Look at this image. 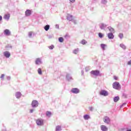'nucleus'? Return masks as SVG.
<instances>
[{
	"label": "nucleus",
	"mask_w": 131,
	"mask_h": 131,
	"mask_svg": "<svg viewBox=\"0 0 131 131\" xmlns=\"http://www.w3.org/2000/svg\"><path fill=\"white\" fill-rule=\"evenodd\" d=\"M36 123L39 126L43 125V120L42 119H38L36 120Z\"/></svg>",
	"instance_id": "nucleus-1"
},
{
	"label": "nucleus",
	"mask_w": 131,
	"mask_h": 131,
	"mask_svg": "<svg viewBox=\"0 0 131 131\" xmlns=\"http://www.w3.org/2000/svg\"><path fill=\"white\" fill-rule=\"evenodd\" d=\"M113 87L115 90H118L120 88V84H119L118 82H115L113 84Z\"/></svg>",
	"instance_id": "nucleus-2"
},
{
	"label": "nucleus",
	"mask_w": 131,
	"mask_h": 131,
	"mask_svg": "<svg viewBox=\"0 0 131 131\" xmlns=\"http://www.w3.org/2000/svg\"><path fill=\"white\" fill-rule=\"evenodd\" d=\"M91 73L93 75H95V76H98V75L100 74V71H99L98 70L92 71Z\"/></svg>",
	"instance_id": "nucleus-3"
},
{
	"label": "nucleus",
	"mask_w": 131,
	"mask_h": 131,
	"mask_svg": "<svg viewBox=\"0 0 131 131\" xmlns=\"http://www.w3.org/2000/svg\"><path fill=\"white\" fill-rule=\"evenodd\" d=\"M32 107H37L38 106V101L37 100H33L31 104Z\"/></svg>",
	"instance_id": "nucleus-4"
},
{
	"label": "nucleus",
	"mask_w": 131,
	"mask_h": 131,
	"mask_svg": "<svg viewBox=\"0 0 131 131\" xmlns=\"http://www.w3.org/2000/svg\"><path fill=\"white\" fill-rule=\"evenodd\" d=\"M100 95L106 97V96H108V92L105 90H101V92H100Z\"/></svg>",
	"instance_id": "nucleus-5"
},
{
	"label": "nucleus",
	"mask_w": 131,
	"mask_h": 131,
	"mask_svg": "<svg viewBox=\"0 0 131 131\" xmlns=\"http://www.w3.org/2000/svg\"><path fill=\"white\" fill-rule=\"evenodd\" d=\"M71 92L73 94H78L79 93V90L77 88H73L71 90Z\"/></svg>",
	"instance_id": "nucleus-6"
},
{
	"label": "nucleus",
	"mask_w": 131,
	"mask_h": 131,
	"mask_svg": "<svg viewBox=\"0 0 131 131\" xmlns=\"http://www.w3.org/2000/svg\"><path fill=\"white\" fill-rule=\"evenodd\" d=\"M103 121L105 123H109V122H110V118H109V117L107 116H105L103 118Z\"/></svg>",
	"instance_id": "nucleus-7"
},
{
	"label": "nucleus",
	"mask_w": 131,
	"mask_h": 131,
	"mask_svg": "<svg viewBox=\"0 0 131 131\" xmlns=\"http://www.w3.org/2000/svg\"><path fill=\"white\" fill-rule=\"evenodd\" d=\"M4 55L6 58H10L11 53H10L9 51H5L4 52Z\"/></svg>",
	"instance_id": "nucleus-8"
},
{
	"label": "nucleus",
	"mask_w": 131,
	"mask_h": 131,
	"mask_svg": "<svg viewBox=\"0 0 131 131\" xmlns=\"http://www.w3.org/2000/svg\"><path fill=\"white\" fill-rule=\"evenodd\" d=\"M108 38L110 39H113L114 38V35H113V33H110L107 34Z\"/></svg>",
	"instance_id": "nucleus-9"
},
{
	"label": "nucleus",
	"mask_w": 131,
	"mask_h": 131,
	"mask_svg": "<svg viewBox=\"0 0 131 131\" xmlns=\"http://www.w3.org/2000/svg\"><path fill=\"white\" fill-rule=\"evenodd\" d=\"M25 15L27 16H30V15H31V10H27L25 12Z\"/></svg>",
	"instance_id": "nucleus-10"
},
{
	"label": "nucleus",
	"mask_w": 131,
	"mask_h": 131,
	"mask_svg": "<svg viewBox=\"0 0 131 131\" xmlns=\"http://www.w3.org/2000/svg\"><path fill=\"white\" fill-rule=\"evenodd\" d=\"M4 33L5 34H6V35L7 36L11 35V32H10V30H9L8 29H6L4 31Z\"/></svg>",
	"instance_id": "nucleus-11"
},
{
	"label": "nucleus",
	"mask_w": 131,
	"mask_h": 131,
	"mask_svg": "<svg viewBox=\"0 0 131 131\" xmlns=\"http://www.w3.org/2000/svg\"><path fill=\"white\" fill-rule=\"evenodd\" d=\"M101 129L102 131H107L108 130V128L106 127L105 125H101Z\"/></svg>",
	"instance_id": "nucleus-12"
},
{
	"label": "nucleus",
	"mask_w": 131,
	"mask_h": 131,
	"mask_svg": "<svg viewBox=\"0 0 131 131\" xmlns=\"http://www.w3.org/2000/svg\"><path fill=\"white\" fill-rule=\"evenodd\" d=\"M35 63L37 65H39V64H41V60H40V58H37L35 61Z\"/></svg>",
	"instance_id": "nucleus-13"
},
{
	"label": "nucleus",
	"mask_w": 131,
	"mask_h": 131,
	"mask_svg": "<svg viewBox=\"0 0 131 131\" xmlns=\"http://www.w3.org/2000/svg\"><path fill=\"white\" fill-rule=\"evenodd\" d=\"M4 18L5 19V20H9V19H10V14H5Z\"/></svg>",
	"instance_id": "nucleus-14"
},
{
	"label": "nucleus",
	"mask_w": 131,
	"mask_h": 131,
	"mask_svg": "<svg viewBox=\"0 0 131 131\" xmlns=\"http://www.w3.org/2000/svg\"><path fill=\"white\" fill-rule=\"evenodd\" d=\"M83 118L85 119V120H88V119H90V117L89 115H85L83 116Z\"/></svg>",
	"instance_id": "nucleus-15"
},
{
	"label": "nucleus",
	"mask_w": 131,
	"mask_h": 131,
	"mask_svg": "<svg viewBox=\"0 0 131 131\" xmlns=\"http://www.w3.org/2000/svg\"><path fill=\"white\" fill-rule=\"evenodd\" d=\"M15 96L16 97V98H17L18 99V98H20V97H21V93L17 92L15 94Z\"/></svg>",
	"instance_id": "nucleus-16"
},
{
	"label": "nucleus",
	"mask_w": 131,
	"mask_h": 131,
	"mask_svg": "<svg viewBox=\"0 0 131 131\" xmlns=\"http://www.w3.org/2000/svg\"><path fill=\"white\" fill-rule=\"evenodd\" d=\"M44 29L46 31H48L49 29H50V25H47L44 27Z\"/></svg>",
	"instance_id": "nucleus-17"
},
{
	"label": "nucleus",
	"mask_w": 131,
	"mask_h": 131,
	"mask_svg": "<svg viewBox=\"0 0 131 131\" xmlns=\"http://www.w3.org/2000/svg\"><path fill=\"white\" fill-rule=\"evenodd\" d=\"M101 47L102 50H104L105 49H106V47H107V45L102 43V44H101Z\"/></svg>",
	"instance_id": "nucleus-18"
},
{
	"label": "nucleus",
	"mask_w": 131,
	"mask_h": 131,
	"mask_svg": "<svg viewBox=\"0 0 131 131\" xmlns=\"http://www.w3.org/2000/svg\"><path fill=\"white\" fill-rule=\"evenodd\" d=\"M68 20H69V21H72V20H73V17L72 16H68L67 18Z\"/></svg>",
	"instance_id": "nucleus-19"
},
{
	"label": "nucleus",
	"mask_w": 131,
	"mask_h": 131,
	"mask_svg": "<svg viewBox=\"0 0 131 131\" xmlns=\"http://www.w3.org/2000/svg\"><path fill=\"white\" fill-rule=\"evenodd\" d=\"M114 101L115 102H118V101H119V97H116L114 98Z\"/></svg>",
	"instance_id": "nucleus-20"
},
{
	"label": "nucleus",
	"mask_w": 131,
	"mask_h": 131,
	"mask_svg": "<svg viewBox=\"0 0 131 131\" xmlns=\"http://www.w3.org/2000/svg\"><path fill=\"white\" fill-rule=\"evenodd\" d=\"M38 74H40V75H41L42 74V72H41V69L38 68L37 70Z\"/></svg>",
	"instance_id": "nucleus-21"
},
{
	"label": "nucleus",
	"mask_w": 131,
	"mask_h": 131,
	"mask_svg": "<svg viewBox=\"0 0 131 131\" xmlns=\"http://www.w3.org/2000/svg\"><path fill=\"white\" fill-rule=\"evenodd\" d=\"M46 115L47 116H48V117H50V116L52 115V113L51 112L47 111L46 112Z\"/></svg>",
	"instance_id": "nucleus-22"
},
{
	"label": "nucleus",
	"mask_w": 131,
	"mask_h": 131,
	"mask_svg": "<svg viewBox=\"0 0 131 131\" xmlns=\"http://www.w3.org/2000/svg\"><path fill=\"white\" fill-rule=\"evenodd\" d=\"M58 40L60 42H63V41H64V38H63L62 37H60L59 38Z\"/></svg>",
	"instance_id": "nucleus-23"
},
{
	"label": "nucleus",
	"mask_w": 131,
	"mask_h": 131,
	"mask_svg": "<svg viewBox=\"0 0 131 131\" xmlns=\"http://www.w3.org/2000/svg\"><path fill=\"white\" fill-rule=\"evenodd\" d=\"M120 47H121V48H122V49H124V50H125V49H126V47L123 44H121Z\"/></svg>",
	"instance_id": "nucleus-24"
},
{
	"label": "nucleus",
	"mask_w": 131,
	"mask_h": 131,
	"mask_svg": "<svg viewBox=\"0 0 131 131\" xmlns=\"http://www.w3.org/2000/svg\"><path fill=\"white\" fill-rule=\"evenodd\" d=\"M98 35H99V37L100 38H102V37H103V36H104V34H103L102 33H99L98 34Z\"/></svg>",
	"instance_id": "nucleus-25"
},
{
	"label": "nucleus",
	"mask_w": 131,
	"mask_h": 131,
	"mask_svg": "<svg viewBox=\"0 0 131 131\" xmlns=\"http://www.w3.org/2000/svg\"><path fill=\"white\" fill-rule=\"evenodd\" d=\"M119 37L120 38H123V34L120 33L119 34Z\"/></svg>",
	"instance_id": "nucleus-26"
},
{
	"label": "nucleus",
	"mask_w": 131,
	"mask_h": 131,
	"mask_svg": "<svg viewBox=\"0 0 131 131\" xmlns=\"http://www.w3.org/2000/svg\"><path fill=\"white\" fill-rule=\"evenodd\" d=\"M81 43H82V45H85V43H86V41H85L84 39H83L82 40Z\"/></svg>",
	"instance_id": "nucleus-27"
},
{
	"label": "nucleus",
	"mask_w": 131,
	"mask_h": 131,
	"mask_svg": "<svg viewBox=\"0 0 131 131\" xmlns=\"http://www.w3.org/2000/svg\"><path fill=\"white\" fill-rule=\"evenodd\" d=\"M60 130H61V126H57L56 127V131H60Z\"/></svg>",
	"instance_id": "nucleus-28"
},
{
	"label": "nucleus",
	"mask_w": 131,
	"mask_h": 131,
	"mask_svg": "<svg viewBox=\"0 0 131 131\" xmlns=\"http://www.w3.org/2000/svg\"><path fill=\"white\" fill-rule=\"evenodd\" d=\"M54 48H55V46H54V45H51L50 46H49V49H50V50H53Z\"/></svg>",
	"instance_id": "nucleus-29"
},
{
	"label": "nucleus",
	"mask_w": 131,
	"mask_h": 131,
	"mask_svg": "<svg viewBox=\"0 0 131 131\" xmlns=\"http://www.w3.org/2000/svg\"><path fill=\"white\" fill-rule=\"evenodd\" d=\"M74 54H75L76 55L78 53V49H75L74 51Z\"/></svg>",
	"instance_id": "nucleus-30"
},
{
	"label": "nucleus",
	"mask_w": 131,
	"mask_h": 131,
	"mask_svg": "<svg viewBox=\"0 0 131 131\" xmlns=\"http://www.w3.org/2000/svg\"><path fill=\"white\" fill-rule=\"evenodd\" d=\"M110 31H112V32H113V31H114V29H113V28H109Z\"/></svg>",
	"instance_id": "nucleus-31"
},
{
	"label": "nucleus",
	"mask_w": 131,
	"mask_h": 131,
	"mask_svg": "<svg viewBox=\"0 0 131 131\" xmlns=\"http://www.w3.org/2000/svg\"><path fill=\"white\" fill-rule=\"evenodd\" d=\"M114 79H115V80H117V79H118V77L114 76Z\"/></svg>",
	"instance_id": "nucleus-32"
},
{
	"label": "nucleus",
	"mask_w": 131,
	"mask_h": 131,
	"mask_svg": "<svg viewBox=\"0 0 131 131\" xmlns=\"http://www.w3.org/2000/svg\"><path fill=\"white\" fill-rule=\"evenodd\" d=\"M5 77V75L4 74H2L1 76V78H4Z\"/></svg>",
	"instance_id": "nucleus-33"
},
{
	"label": "nucleus",
	"mask_w": 131,
	"mask_h": 131,
	"mask_svg": "<svg viewBox=\"0 0 131 131\" xmlns=\"http://www.w3.org/2000/svg\"><path fill=\"white\" fill-rule=\"evenodd\" d=\"M33 111H34V110L31 109V110H30V113H32L33 112Z\"/></svg>",
	"instance_id": "nucleus-34"
},
{
	"label": "nucleus",
	"mask_w": 131,
	"mask_h": 131,
	"mask_svg": "<svg viewBox=\"0 0 131 131\" xmlns=\"http://www.w3.org/2000/svg\"><path fill=\"white\" fill-rule=\"evenodd\" d=\"M70 2H71V3H74V2H75V0H70Z\"/></svg>",
	"instance_id": "nucleus-35"
},
{
	"label": "nucleus",
	"mask_w": 131,
	"mask_h": 131,
	"mask_svg": "<svg viewBox=\"0 0 131 131\" xmlns=\"http://www.w3.org/2000/svg\"><path fill=\"white\" fill-rule=\"evenodd\" d=\"M128 65H131V60L128 62Z\"/></svg>",
	"instance_id": "nucleus-36"
},
{
	"label": "nucleus",
	"mask_w": 131,
	"mask_h": 131,
	"mask_svg": "<svg viewBox=\"0 0 131 131\" xmlns=\"http://www.w3.org/2000/svg\"><path fill=\"white\" fill-rule=\"evenodd\" d=\"M2 20H3V17L0 15V21H2Z\"/></svg>",
	"instance_id": "nucleus-37"
},
{
	"label": "nucleus",
	"mask_w": 131,
	"mask_h": 131,
	"mask_svg": "<svg viewBox=\"0 0 131 131\" xmlns=\"http://www.w3.org/2000/svg\"><path fill=\"white\" fill-rule=\"evenodd\" d=\"M90 111H93V107H90Z\"/></svg>",
	"instance_id": "nucleus-38"
},
{
	"label": "nucleus",
	"mask_w": 131,
	"mask_h": 131,
	"mask_svg": "<svg viewBox=\"0 0 131 131\" xmlns=\"http://www.w3.org/2000/svg\"><path fill=\"white\" fill-rule=\"evenodd\" d=\"M29 36H31V33H29Z\"/></svg>",
	"instance_id": "nucleus-39"
},
{
	"label": "nucleus",
	"mask_w": 131,
	"mask_h": 131,
	"mask_svg": "<svg viewBox=\"0 0 131 131\" xmlns=\"http://www.w3.org/2000/svg\"><path fill=\"white\" fill-rule=\"evenodd\" d=\"M126 131H131L130 129H128V130H127Z\"/></svg>",
	"instance_id": "nucleus-40"
},
{
	"label": "nucleus",
	"mask_w": 131,
	"mask_h": 131,
	"mask_svg": "<svg viewBox=\"0 0 131 131\" xmlns=\"http://www.w3.org/2000/svg\"><path fill=\"white\" fill-rule=\"evenodd\" d=\"M102 2H106V0H103Z\"/></svg>",
	"instance_id": "nucleus-41"
}]
</instances>
